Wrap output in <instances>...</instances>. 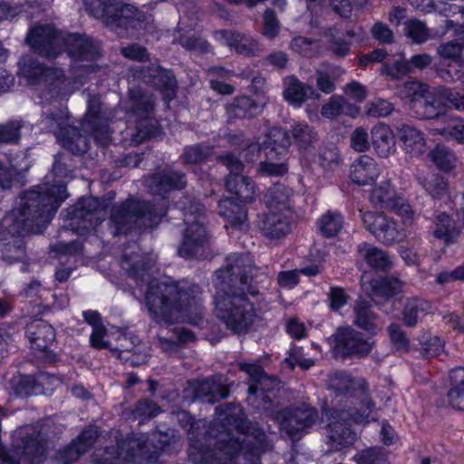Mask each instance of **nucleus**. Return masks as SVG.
Here are the masks:
<instances>
[{
	"label": "nucleus",
	"instance_id": "nucleus-12",
	"mask_svg": "<svg viewBox=\"0 0 464 464\" xmlns=\"http://www.w3.org/2000/svg\"><path fill=\"white\" fill-rule=\"evenodd\" d=\"M370 201L375 208L394 211L403 218V222L411 223L413 211L405 198L392 187L390 180L381 182L370 194Z\"/></svg>",
	"mask_w": 464,
	"mask_h": 464
},
{
	"label": "nucleus",
	"instance_id": "nucleus-16",
	"mask_svg": "<svg viewBox=\"0 0 464 464\" xmlns=\"http://www.w3.org/2000/svg\"><path fill=\"white\" fill-rule=\"evenodd\" d=\"M280 418L281 430L289 437L297 438L316 421L317 412L314 408L304 404L284 411Z\"/></svg>",
	"mask_w": 464,
	"mask_h": 464
},
{
	"label": "nucleus",
	"instance_id": "nucleus-59",
	"mask_svg": "<svg viewBox=\"0 0 464 464\" xmlns=\"http://www.w3.org/2000/svg\"><path fill=\"white\" fill-rule=\"evenodd\" d=\"M329 307L332 311L337 312L347 304L350 297L343 288L331 286L327 294Z\"/></svg>",
	"mask_w": 464,
	"mask_h": 464
},
{
	"label": "nucleus",
	"instance_id": "nucleus-27",
	"mask_svg": "<svg viewBox=\"0 0 464 464\" xmlns=\"http://www.w3.org/2000/svg\"><path fill=\"white\" fill-rule=\"evenodd\" d=\"M25 334L29 342L39 350L47 349L55 340V331L53 326L42 320L28 324Z\"/></svg>",
	"mask_w": 464,
	"mask_h": 464
},
{
	"label": "nucleus",
	"instance_id": "nucleus-36",
	"mask_svg": "<svg viewBox=\"0 0 464 464\" xmlns=\"http://www.w3.org/2000/svg\"><path fill=\"white\" fill-rule=\"evenodd\" d=\"M289 198L290 190L283 185L276 184L267 190L265 202L268 210L291 212Z\"/></svg>",
	"mask_w": 464,
	"mask_h": 464
},
{
	"label": "nucleus",
	"instance_id": "nucleus-9",
	"mask_svg": "<svg viewBox=\"0 0 464 464\" xmlns=\"http://www.w3.org/2000/svg\"><path fill=\"white\" fill-rule=\"evenodd\" d=\"M205 208L199 204L191 205L185 213L184 222L186 228L183 239L179 248V254L182 257H198L208 244L209 234L204 225Z\"/></svg>",
	"mask_w": 464,
	"mask_h": 464
},
{
	"label": "nucleus",
	"instance_id": "nucleus-62",
	"mask_svg": "<svg viewBox=\"0 0 464 464\" xmlns=\"http://www.w3.org/2000/svg\"><path fill=\"white\" fill-rule=\"evenodd\" d=\"M439 76L448 82L464 80V65L462 63L449 64L447 69H438Z\"/></svg>",
	"mask_w": 464,
	"mask_h": 464
},
{
	"label": "nucleus",
	"instance_id": "nucleus-10",
	"mask_svg": "<svg viewBox=\"0 0 464 464\" xmlns=\"http://www.w3.org/2000/svg\"><path fill=\"white\" fill-rule=\"evenodd\" d=\"M41 123L55 134L63 147L72 153H84L88 150L86 139L81 135L77 128L70 125L66 114L60 112L45 117Z\"/></svg>",
	"mask_w": 464,
	"mask_h": 464
},
{
	"label": "nucleus",
	"instance_id": "nucleus-47",
	"mask_svg": "<svg viewBox=\"0 0 464 464\" xmlns=\"http://www.w3.org/2000/svg\"><path fill=\"white\" fill-rule=\"evenodd\" d=\"M425 92V85L417 81H408L398 87L397 93L401 99L414 102V108L416 109Z\"/></svg>",
	"mask_w": 464,
	"mask_h": 464
},
{
	"label": "nucleus",
	"instance_id": "nucleus-43",
	"mask_svg": "<svg viewBox=\"0 0 464 464\" xmlns=\"http://www.w3.org/2000/svg\"><path fill=\"white\" fill-rule=\"evenodd\" d=\"M431 162L442 171H451L456 167L455 154L443 145H437L430 153Z\"/></svg>",
	"mask_w": 464,
	"mask_h": 464
},
{
	"label": "nucleus",
	"instance_id": "nucleus-20",
	"mask_svg": "<svg viewBox=\"0 0 464 464\" xmlns=\"http://www.w3.org/2000/svg\"><path fill=\"white\" fill-rule=\"evenodd\" d=\"M284 99L295 107H300L308 99L317 100L320 94L314 88L301 82L295 75H288L283 80Z\"/></svg>",
	"mask_w": 464,
	"mask_h": 464
},
{
	"label": "nucleus",
	"instance_id": "nucleus-64",
	"mask_svg": "<svg viewBox=\"0 0 464 464\" xmlns=\"http://www.w3.org/2000/svg\"><path fill=\"white\" fill-rule=\"evenodd\" d=\"M351 146L358 152H363L369 149L370 142L365 129L359 127L353 131L351 135Z\"/></svg>",
	"mask_w": 464,
	"mask_h": 464
},
{
	"label": "nucleus",
	"instance_id": "nucleus-60",
	"mask_svg": "<svg viewBox=\"0 0 464 464\" xmlns=\"http://www.w3.org/2000/svg\"><path fill=\"white\" fill-rule=\"evenodd\" d=\"M421 353L426 358L435 357L444 350V343L438 336H429L420 343Z\"/></svg>",
	"mask_w": 464,
	"mask_h": 464
},
{
	"label": "nucleus",
	"instance_id": "nucleus-52",
	"mask_svg": "<svg viewBox=\"0 0 464 464\" xmlns=\"http://www.w3.org/2000/svg\"><path fill=\"white\" fill-rule=\"evenodd\" d=\"M283 156H278L275 159H268L260 164L259 171L267 176H282L288 170L287 164L281 160Z\"/></svg>",
	"mask_w": 464,
	"mask_h": 464
},
{
	"label": "nucleus",
	"instance_id": "nucleus-8",
	"mask_svg": "<svg viewBox=\"0 0 464 464\" xmlns=\"http://www.w3.org/2000/svg\"><path fill=\"white\" fill-rule=\"evenodd\" d=\"M157 434L150 438L146 434L130 436L117 442L116 449H107L98 464H124L134 462L138 464L152 462L158 454V450L152 445Z\"/></svg>",
	"mask_w": 464,
	"mask_h": 464
},
{
	"label": "nucleus",
	"instance_id": "nucleus-21",
	"mask_svg": "<svg viewBox=\"0 0 464 464\" xmlns=\"http://www.w3.org/2000/svg\"><path fill=\"white\" fill-rule=\"evenodd\" d=\"M337 347L347 355H368L372 343L363 339L362 334L351 327L342 329L337 334Z\"/></svg>",
	"mask_w": 464,
	"mask_h": 464
},
{
	"label": "nucleus",
	"instance_id": "nucleus-24",
	"mask_svg": "<svg viewBox=\"0 0 464 464\" xmlns=\"http://www.w3.org/2000/svg\"><path fill=\"white\" fill-rule=\"evenodd\" d=\"M397 131L406 154L411 157H419L425 152L427 141L421 130L412 125L402 124L398 127Z\"/></svg>",
	"mask_w": 464,
	"mask_h": 464
},
{
	"label": "nucleus",
	"instance_id": "nucleus-34",
	"mask_svg": "<svg viewBox=\"0 0 464 464\" xmlns=\"http://www.w3.org/2000/svg\"><path fill=\"white\" fill-rule=\"evenodd\" d=\"M417 181L433 198H441L449 193L447 179L438 174L419 171Z\"/></svg>",
	"mask_w": 464,
	"mask_h": 464
},
{
	"label": "nucleus",
	"instance_id": "nucleus-26",
	"mask_svg": "<svg viewBox=\"0 0 464 464\" xmlns=\"http://www.w3.org/2000/svg\"><path fill=\"white\" fill-rule=\"evenodd\" d=\"M218 213L226 220V227L243 230L247 227V213L245 208L225 198L218 202Z\"/></svg>",
	"mask_w": 464,
	"mask_h": 464
},
{
	"label": "nucleus",
	"instance_id": "nucleus-56",
	"mask_svg": "<svg viewBox=\"0 0 464 464\" xmlns=\"http://www.w3.org/2000/svg\"><path fill=\"white\" fill-rule=\"evenodd\" d=\"M464 44L457 40L441 44L437 50L441 59L456 61L461 57Z\"/></svg>",
	"mask_w": 464,
	"mask_h": 464
},
{
	"label": "nucleus",
	"instance_id": "nucleus-35",
	"mask_svg": "<svg viewBox=\"0 0 464 464\" xmlns=\"http://www.w3.org/2000/svg\"><path fill=\"white\" fill-rule=\"evenodd\" d=\"M439 121L442 127L434 129V133L440 134L446 140L464 143V119L440 115Z\"/></svg>",
	"mask_w": 464,
	"mask_h": 464
},
{
	"label": "nucleus",
	"instance_id": "nucleus-46",
	"mask_svg": "<svg viewBox=\"0 0 464 464\" xmlns=\"http://www.w3.org/2000/svg\"><path fill=\"white\" fill-rule=\"evenodd\" d=\"M343 217L334 212H327L317 221L320 232L326 237L336 236L343 228Z\"/></svg>",
	"mask_w": 464,
	"mask_h": 464
},
{
	"label": "nucleus",
	"instance_id": "nucleus-33",
	"mask_svg": "<svg viewBox=\"0 0 464 464\" xmlns=\"http://www.w3.org/2000/svg\"><path fill=\"white\" fill-rule=\"evenodd\" d=\"M262 111V106L246 95L236 97L227 105L229 118L244 119L253 117Z\"/></svg>",
	"mask_w": 464,
	"mask_h": 464
},
{
	"label": "nucleus",
	"instance_id": "nucleus-7",
	"mask_svg": "<svg viewBox=\"0 0 464 464\" xmlns=\"http://www.w3.org/2000/svg\"><path fill=\"white\" fill-rule=\"evenodd\" d=\"M166 214L165 204L150 206L145 201L128 199L116 208L111 216V224L114 227L113 236L126 233L133 226L153 227Z\"/></svg>",
	"mask_w": 464,
	"mask_h": 464
},
{
	"label": "nucleus",
	"instance_id": "nucleus-51",
	"mask_svg": "<svg viewBox=\"0 0 464 464\" xmlns=\"http://www.w3.org/2000/svg\"><path fill=\"white\" fill-rule=\"evenodd\" d=\"M14 392L17 395H31L35 392V380L31 375L17 374L11 380Z\"/></svg>",
	"mask_w": 464,
	"mask_h": 464
},
{
	"label": "nucleus",
	"instance_id": "nucleus-3",
	"mask_svg": "<svg viewBox=\"0 0 464 464\" xmlns=\"http://www.w3.org/2000/svg\"><path fill=\"white\" fill-rule=\"evenodd\" d=\"M145 304L150 317L160 324H198L202 319L201 291L198 285L186 282L151 281Z\"/></svg>",
	"mask_w": 464,
	"mask_h": 464
},
{
	"label": "nucleus",
	"instance_id": "nucleus-1",
	"mask_svg": "<svg viewBox=\"0 0 464 464\" xmlns=\"http://www.w3.org/2000/svg\"><path fill=\"white\" fill-rule=\"evenodd\" d=\"M179 418L180 421L187 420L189 424L188 458L193 464H232L240 452L256 456L267 447L265 433L259 430L256 433L246 432L243 430L245 423L242 419L230 418L229 414L225 413L224 419L227 421V426L225 427L219 422L214 423L218 433L215 434V451H211L205 443L210 444L208 439L197 438L196 430L199 429L201 422L194 421L187 412L179 413Z\"/></svg>",
	"mask_w": 464,
	"mask_h": 464
},
{
	"label": "nucleus",
	"instance_id": "nucleus-23",
	"mask_svg": "<svg viewBox=\"0 0 464 464\" xmlns=\"http://www.w3.org/2000/svg\"><path fill=\"white\" fill-rule=\"evenodd\" d=\"M381 173L377 162L368 155L360 156L351 165L350 177L359 186L372 184Z\"/></svg>",
	"mask_w": 464,
	"mask_h": 464
},
{
	"label": "nucleus",
	"instance_id": "nucleus-37",
	"mask_svg": "<svg viewBox=\"0 0 464 464\" xmlns=\"http://www.w3.org/2000/svg\"><path fill=\"white\" fill-rule=\"evenodd\" d=\"M358 252L373 269L386 270L392 266V260L382 249L367 244L358 246Z\"/></svg>",
	"mask_w": 464,
	"mask_h": 464
},
{
	"label": "nucleus",
	"instance_id": "nucleus-45",
	"mask_svg": "<svg viewBox=\"0 0 464 464\" xmlns=\"http://www.w3.org/2000/svg\"><path fill=\"white\" fill-rule=\"evenodd\" d=\"M239 369L250 377L252 382L248 388L250 394H256L259 390L266 389L264 382H266L268 378L259 365L242 362L239 364Z\"/></svg>",
	"mask_w": 464,
	"mask_h": 464
},
{
	"label": "nucleus",
	"instance_id": "nucleus-48",
	"mask_svg": "<svg viewBox=\"0 0 464 464\" xmlns=\"http://www.w3.org/2000/svg\"><path fill=\"white\" fill-rule=\"evenodd\" d=\"M85 5L92 16L102 19L106 24H111V18L114 19L113 3H107L103 0H85Z\"/></svg>",
	"mask_w": 464,
	"mask_h": 464
},
{
	"label": "nucleus",
	"instance_id": "nucleus-40",
	"mask_svg": "<svg viewBox=\"0 0 464 464\" xmlns=\"http://www.w3.org/2000/svg\"><path fill=\"white\" fill-rule=\"evenodd\" d=\"M445 108L442 99L438 96V88L432 94H425L416 107V113L420 118L432 119L440 117L439 112Z\"/></svg>",
	"mask_w": 464,
	"mask_h": 464
},
{
	"label": "nucleus",
	"instance_id": "nucleus-57",
	"mask_svg": "<svg viewBox=\"0 0 464 464\" xmlns=\"http://www.w3.org/2000/svg\"><path fill=\"white\" fill-rule=\"evenodd\" d=\"M121 266L124 270L130 273L132 276L138 277L140 276L141 271L148 270L149 267L140 261V256L138 254L125 253L122 256Z\"/></svg>",
	"mask_w": 464,
	"mask_h": 464
},
{
	"label": "nucleus",
	"instance_id": "nucleus-4",
	"mask_svg": "<svg viewBox=\"0 0 464 464\" xmlns=\"http://www.w3.org/2000/svg\"><path fill=\"white\" fill-rule=\"evenodd\" d=\"M328 387L336 392V397L354 396L361 401V408L355 412L335 409L332 413L326 435L334 448L341 449L353 444L356 439V434L350 428V420L364 424L376 420L377 417L373 413L374 405L366 394L368 384L363 378L336 372L329 375Z\"/></svg>",
	"mask_w": 464,
	"mask_h": 464
},
{
	"label": "nucleus",
	"instance_id": "nucleus-32",
	"mask_svg": "<svg viewBox=\"0 0 464 464\" xmlns=\"http://www.w3.org/2000/svg\"><path fill=\"white\" fill-rule=\"evenodd\" d=\"M354 324L359 328L375 334L380 329V321L372 311L371 305L366 301H358L354 306Z\"/></svg>",
	"mask_w": 464,
	"mask_h": 464
},
{
	"label": "nucleus",
	"instance_id": "nucleus-41",
	"mask_svg": "<svg viewBox=\"0 0 464 464\" xmlns=\"http://www.w3.org/2000/svg\"><path fill=\"white\" fill-rule=\"evenodd\" d=\"M431 310V305L421 299H411L407 302L403 312V322L408 326H414Z\"/></svg>",
	"mask_w": 464,
	"mask_h": 464
},
{
	"label": "nucleus",
	"instance_id": "nucleus-49",
	"mask_svg": "<svg viewBox=\"0 0 464 464\" xmlns=\"http://www.w3.org/2000/svg\"><path fill=\"white\" fill-rule=\"evenodd\" d=\"M405 34L416 44H422L430 37L427 25L419 19H410L405 23Z\"/></svg>",
	"mask_w": 464,
	"mask_h": 464
},
{
	"label": "nucleus",
	"instance_id": "nucleus-58",
	"mask_svg": "<svg viewBox=\"0 0 464 464\" xmlns=\"http://www.w3.org/2000/svg\"><path fill=\"white\" fill-rule=\"evenodd\" d=\"M211 153L212 150L209 147L193 146L185 150L183 153L184 162L186 164H198L206 160Z\"/></svg>",
	"mask_w": 464,
	"mask_h": 464
},
{
	"label": "nucleus",
	"instance_id": "nucleus-6",
	"mask_svg": "<svg viewBox=\"0 0 464 464\" xmlns=\"http://www.w3.org/2000/svg\"><path fill=\"white\" fill-rule=\"evenodd\" d=\"M19 73L29 85H44L53 95H67L82 84L81 78L67 76L63 70L45 67L30 56L19 62Z\"/></svg>",
	"mask_w": 464,
	"mask_h": 464
},
{
	"label": "nucleus",
	"instance_id": "nucleus-63",
	"mask_svg": "<svg viewBox=\"0 0 464 464\" xmlns=\"http://www.w3.org/2000/svg\"><path fill=\"white\" fill-rule=\"evenodd\" d=\"M279 22L273 10L267 9L264 14L263 34L266 38L274 39L279 32Z\"/></svg>",
	"mask_w": 464,
	"mask_h": 464
},
{
	"label": "nucleus",
	"instance_id": "nucleus-50",
	"mask_svg": "<svg viewBox=\"0 0 464 464\" xmlns=\"http://www.w3.org/2000/svg\"><path fill=\"white\" fill-rule=\"evenodd\" d=\"M438 96L442 99L443 105L464 111V95L447 87L438 88Z\"/></svg>",
	"mask_w": 464,
	"mask_h": 464
},
{
	"label": "nucleus",
	"instance_id": "nucleus-2",
	"mask_svg": "<svg viewBox=\"0 0 464 464\" xmlns=\"http://www.w3.org/2000/svg\"><path fill=\"white\" fill-rule=\"evenodd\" d=\"M227 262L226 268L215 274L214 284L218 291L214 296V312L229 330L243 333L256 316L253 300L256 295L251 292L249 297L235 286L237 283L241 285L247 284L251 272L250 260L246 256L235 254L229 256Z\"/></svg>",
	"mask_w": 464,
	"mask_h": 464
},
{
	"label": "nucleus",
	"instance_id": "nucleus-53",
	"mask_svg": "<svg viewBox=\"0 0 464 464\" xmlns=\"http://www.w3.org/2000/svg\"><path fill=\"white\" fill-rule=\"evenodd\" d=\"M357 464H385V453L379 448L363 450L354 456Z\"/></svg>",
	"mask_w": 464,
	"mask_h": 464
},
{
	"label": "nucleus",
	"instance_id": "nucleus-25",
	"mask_svg": "<svg viewBox=\"0 0 464 464\" xmlns=\"http://www.w3.org/2000/svg\"><path fill=\"white\" fill-rule=\"evenodd\" d=\"M186 185L185 176L180 172L173 170L155 173L148 183L150 192L153 194H163L174 189H182Z\"/></svg>",
	"mask_w": 464,
	"mask_h": 464
},
{
	"label": "nucleus",
	"instance_id": "nucleus-42",
	"mask_svg": "<svg viewBox=\"0 0 464 464\" xmlns=\"http://www.w3.org/2000/svg\"><path fill=\"white\" fill-rule=\"evenodd\" d=\"M196 393L198 397H210L208 401L213 402L218 399L227 397L228 390L220 380L208 378L198 383Z\"/></svg>",
	"mask_w": 464,
	"mask_h": 464
},
{
	"label": "nucleus",
	"instance_id": "nucleus-54",
	"mask_svg": "<svg viewBox=\"0 0 464 464\" xmlns=\"http://www.w3.org/2000/svg\"><path fill=\"white\" fill-rule=\"evenodd\" d=\"M393 111L392 103L381 98H375L366 105V114L372 117H387Z\"/></svg>",
	"mask_w": 464,
	"mask_h": 464
},
{
	"label": "nucleus",
	"instance_id": "nucleus-30",
	"mask_svg": "<svg viewBox=\"0 0 464 464\" xmlns=\"http://www.w3.org/2000/svg\"><path fill=\"white\" fill-rule=\"evenodd\" d=\"M371 133L373 149L380 157L386 158L395 150L394 135L389 126L377 124Z\"/></svg>",
	"mask_w": 464,
	"mask_h": 464
},
{
	"label": "nucleus",
	"instance_id": "nucleus-11",
	"mask_svg": "<svg viewBox=\"0 0 464 464\" xmlns=\"http://www.w3.org/2000/svg\"><path fill=\"white\" fill-rule=\"evenodd\" d=\"M221 161L229 170V174L225 179V187L227 192L234 195L241 202H254L258 196L256 185L250 178L239 174L243 169L241 161L232 155L222 157Z\"/></svg>",
	"mask_w": 464,
	"mask_h": 464
},
{
	"label": "nucleus",
	"instance_id": "nucleus-18",
	"mask_svg": "<svg viewBox=\"0 0 464 464\" xmlns=\"http://www.w3.org/2000/svg\"><path fill=\"white\" fill-rule=\"evenodd\" d=\"M362 290L370 296L392 297L403 289L404 284L394 276L372 278L368 273H363L361 277Z\"/></svg>",
	"mask_w": 464,
	"mask_h": 464
},
{
	"label": "nucleus",
	"instance_id": "nucleus-55",
	"mask_svg": "<svg viewBox=\"0 0 464 464\" xmlns=\"http://www.w3.org/2000/svg\"><path fill=\"white\" fill-rule=\"evenodd\" d=\"M293 138L301 149L305 150L316 139V136L312 127L298 123L293 128Z\"/></svg>",
	"mask_w": 464,
	"mask_h": 464
},
{
	"label": "nucleus",
	"instance_id": "nucleus-39",
	"mask_svg": "<svg viewBox=\"0 0 464 464\" xmlns=\"http://www.w3.org/2000/svg\"><path fill=\"white\" fill-rule=\"evenodd\" d=\"M452 387L449 391L450 404L460 411H464V367L455 368L451 372Z\"/></svg>",
	"mask_w": 464,
	"mask_h": 464
},
{
	"label": "nucleus",
	"instance_id": "nucleus-31",
	"mask_svg": "<svg viewBox=\"0 0 464 464\" xmlns=\"http://www.w3.org/2000/svg\"><path fill=\"white\" fill-rule=\"evenodd\" d=\"M115 7L112 11L113 18H111V24L118 26H125L127 29H138L142 27L141 14L131 5L113 3Z\"/></svg>",
	"mask_w": 464,
	"mask_h": 464
},
{
	"label": "nucleus",
	"instance_id": "nucleus-44",
	"mask_svg": "<svg viewBox=\"0 0 464 464\" xmlns=\"http://www.w3.org/2000/svg\"><path fill=\"white\" fill-rule=\"evenodd\" d=\"M154 84L162 89L164 99L169 102L175 98L176 80L170 72L156 67L151 74Z\"/></svg>",
	"mask_w": 464,
	"mask_h": 464
},
{
	"label": "nucleus",
	"instance_id": "nucleus-29",
	"mask_svg": "<svg viewBox=\"0 0 464 464\" xmlns=\"http://www.w3.org/2000/svg\"><path fill=\"white\" fill-rule=\"evenodd\" d=\"M290 145V138L285 130L274 127L270 129L266 140L263 142L262 150L266 157L275 159L284 156Z\"/></svg>",
	"mask_w": 464,
	"mask_h": 464
},
{
	"label": "nucleus",
	"instance_id": "nucleus-15",
	"mask_svg": "<svg viewBox=\"0 0 464 464\" xmlns=\"http://www.w3.org/2000/svg\"><path fill=\"white\" fill-rule=\"evenodd\" d=\"M108 121V115L102 109L100 97H90L87 112L82 123L83 131L90 133L98 143L106 145L111 140Z\"/></svg>",
	"mask_w": 464,
	"mask_h": 464
},
{
	"label": "nucleus",
	"instance_id": "nucleus-5",
	"mask_svg": "<svg viewBox=\"0 0 464 464\" xmlns=\"http://www.w3.org/2000/svg\"><path fill=\"white\" fill-rule=\"evenodd\" d=\"M26 41L35 52L49 58L57 57L64 44L70 56L75 60H92L100 53L99 46L89 37L78 34L64 36L50 25L32 28Z\"/></svg>",
	"mask_w": 464,
	"mask_h": 464
},
{
	"label": "nucleus",
	"instance_id": "nucleus-61",
	"mask_svg": "<svg viewBox=\"0 0 464 464\" xmlns=\"http://www.w3.org/2000/svg\"><path fill=\"white\" fill-rule=\"evenodd\" d=\"M21 128L22 124L19 121L0 125V144L17 142L20 139Z\"/></svg>",
	"mask_w": 464,
	"mask_h": 464
},
{
	"label": "nucleus",
	"instance_id": "nucleus-28",
	"mask_svg": "<svg viewBox=\"0 0 464 464\" xmlns=\"http://www.w3.org/2000/svg\"><path fill=\"white\" fill-rule=\"evenodd\" d=\"M432 62V57L427 53H420L413 55L411 60L399 59L392 63H387L382 69L385 72L392 77H399L410 72L412 68L424 69L428 67Z\"/></svg>",
	"mask_w": 464,
	"mask_h": 464
},
{
	"label": "nucleus",
	"instance_id": "nucleus-19",
	"mask_svg": "<svg viewBox=\"0 0 464 464\" xmlns=\"http://www.w3.org/2000/svg\"><path fill=\"white\" fill-rule=\"evenodd\" d=\"M217 37L230 50L240 55L256 56L262 52L257 40L248 34L233 31H219L217 33Z\"/></svg>",
	"mask_w": 464,
	"mask_h": 464
},
{
	"label": "nucleus",
	"instance_id": "nucleus-38",
	"mask_svg": "<svg viewBox=\"0 0 464 464\" xmlns=\"http://www.w3.org/2000/svg\"><path fill=\"white\" fill-rule=\"evenodd\" d=\"M457 234L455 221L448 214L440 213L435 217L432 227V235L435 238L449 244Z\"/></svg>",
	"mask_w": 464,
	"mask_h": 464
},
{
	"label": "nucleus",
	"instance_id": "nucleus-22",
	"mask_svg": "<svg viewBox=\"0 0 464 464\" xmlns=\"http://www.w3.org/2000/svg\"><path fill=\"white\" fill-rule=\"evenodd\" d=\"M98 438V430L91 426L83 430L79 437L58 453V459L63 464H72L83 454Z\"/></svg>",
	"mask_w": 464,
	"mask_h": 464
},
{
	"label": "nucleus",
	"instance_id": "nucleus-13",
	"mask_svg": "<svg viewBox=\"0 0 464 464\" xmlns=\"http://www.w3.org/2000/svg\"><path fill=\"white\" fill-rule=\"evenodd\" d=\"M360 213L365 228L380 242L391 245L404 239V229L392 218L377 212L360 210Z\"/></svg>",
	"mask_w": 464,
	"mask_h": 464
},
{
	"label": "nucleus",
	"instance_id": "nucleus-17",
	"mask_svg": "<svg viewBox=\"0 0 464 464\" xmlns=\"http://www.w3.org/2000/svg\"><path fill=\"white\" fill-rule=\"evenodd\" d=\"M290 213L268 210L259 216L257 227L263 236L271 239L285 237L291 231Z\"/></svg>",
	"mask_w": 464,
	"mask_h": 464
},
{
	"label": "nucleus",
	"instance_id": "nucleus-14",
	"mask_svg": "<svg viewBox=\"0 0 464 464\" xmlns=\"http://www.w3.org/2000/svg\"><path fill=\"white\" fill-rule=\"evenodd\" d=\"M102 208V203L95 198L79 200L72 212L71 223L72 229L81 235L94 229L103 220Z\"/></svg>",
	"mask_w": 464,
	"mask_h": 464
}]
</instances>
